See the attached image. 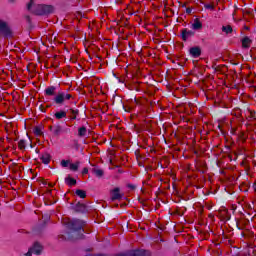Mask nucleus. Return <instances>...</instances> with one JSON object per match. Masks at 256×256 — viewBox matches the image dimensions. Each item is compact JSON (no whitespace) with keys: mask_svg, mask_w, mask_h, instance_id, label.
I'll return each instance as SVG.
<instances>
[{"mask_svg":"<svg viewBox=\"0 0 256 256\" xmlns=\"http://www.w3.org/2000/svg\"><path fill=\"white\" fill-rule=\"evenodd\" d=\"M222 31L226 33V35H229V33H233V27H231V25L223 26Z\"/></svg>","mask_w":256,"mask_h":256,"instance_id":"4be33fe9","label":"nucleus"},{"mask_svg":"<svg viewBox=\"0 0 256 256\" xmlns=\"http://www.w3.org/2000/svg\"><path fill=\"white\" fill-rule=\"evenodd\" d=\"M204 7L209 11H215V4H204Z\"/></svg>","mask_w":256,"mask_h":256,"instance_id":"393cba45","label":"nucleus"},{"mask_svg":"<svg viewBox=\"0 0 256 256\" xmlns=\"http://www.w3.org/2000/svg\"><path fill=\"white\" fill-rule=\"evenodd\" d=\"M69 232H66L64 239L73 241L75 239H83V233H85V221L79 219H73L65 222Z\"/></svg>","mask_w":256,"mask_h":256,"instance_id":"f257e3e1","label":"nucleus"},{"mask_svg":"<svg viewBox=\"0 0 256 256\" xmlns=\"http://www.w3.org/2000/svg\"><path fill=\"white\" fill-rule=\"evenodd\" d=\"M128 187H129L130 189H135V186H133V185H131V184H129Z\"/></svg>","mask_w":256,"mask_h":256,"instance_id":"7c9ffc66","label":"nucleus"},{"mask_svg":"<svg viewBox=\"0 0 256 256\" xmlns=\"http://www.w3.org/2000/svg\"><path fill=\"white\" fill-rule=\"evenodd\" d=\"M69 111H70V116H69L70 121H75V119H77V115H79V110L70 108Z\"/></svg>","mask_w":256,"mask_h":256,"instance_id":"2eb2a0df","label":"nucleus"},{"mask_svg":"<svg viewBox=\"0 0 256 256\" xmlns=\"http://www.w3.org/2000/svg\"><path fill=\"white\" fill-rule=\"evenodd\" d=\"M117 256H151V251L143 249L131 250L124 254H118Z\"/></svg>","mask_w":256,"mask_h":256,"instance_id":"39448f33","label":"nucleus"},{"mask_svg":"<svg viewBox=\"0 0 256 256\" xmlns=\"http://www.w3.org/2000/svg\"><path fill=\"white\" fill-rule=\"evenodd\" d=\"M92 173H94V175L99 179H101V177L105 175V172L103 171V169H100V168H93Z\"/></svg>","mask_w":256,"mask_h":256,"instance_id":"dca6fc26","label":"nucleus"},{"mask_svg":"<svg viewBox=\"0 0 256 256\" xmlns=\"http://www.w3.org/2000/svg\"><path fill=\"white\" fill-rule=\"evenodd\" d=\"M18 147H19V149H21V150L25 149V140H20V141L18 142Z\"/></svg>","mask_w":256,"mask_h":256,"instance_id":"a878e982","label":"nucleus"},{"mask_svg":"<svg viewBox=\"0 0 256 256\" xmlns=\"http://www.w3.org/2000/svg\"><path fill=\"white\" fill-rule=\"evenodd\" d=\"M87 135V127L82 126L78 129V136L85 137Z\"/></svg>","mask_w":256,"mask_h":256,"instance_id":"aec40b11","label":"nucleus"},{"mask_svg":"<svg viewBox=\"0 0 256 256\" xmlns=\"http://www.w3.org/2000/svg\"><path fill=\"white\" fill-rule=\"evenodd\" d=\"M28 11H32L35 15H51L55 11L53 5L47 4H38L35 5L34 0H30V3L27 5Z\"/></svg>","mask_w":256,"mask_h":256,"instance_id":"f03ea898","label":"nucleus"},{"mask_svg":"<svg viewBox=\"0 0 256 256\" xmlns=\"http://www.w3.org/2000/svg\"><path fill=\"white\" fill-rule=\"evenodd\" d=\"M122 195L121 193H119V188H114L112 191V196H111V200L112 201H117L119 199H122Z\"/></svg>","mask_w":256,"mask_h":256,"instance_id":"f8f14e48","label":"nucleus"},{"mask_svg":"<svg viewBox=\"0 0 256 256\" xmlns=\"http://www.w3.org/2000/svg\"><path fill=\"white\" fill-rule=\"evenodd\" d=\"M87 173H89V168L85 167L82 170V175H87Z\"/></svg>","mask_w":256,"mask_h":256,"instance_id":"cd10ccee","label":"nucleus"},{"mask_svg":"<svg viewBox=\"0 0 256 256\" xmlns=\"http://www.w3.org/2000/svg\"><path fill=\"white\" fill-rule=\"evenodd\" d=\"M192 29H194V31H199L200 29H203V24L201 23V21L195 20L192 24Z\"/></svg>","mask_w":256,"mask_h":256,"instance_id":"a211bd4d","label":"nucleus"},{"mask_svg":"<svg viewBox=\"0 0 256 256\" xmlns=\"http://www.w3.org/2000/svg\"><path fill=\"white\" fill-rule=\"evenodd\" d=\"M135 103H136V105H139V102L137 101V99H135Z\"/></svg>","mask_w":256,"mask_h":256,"instance_id":"473e14b6","label":"nucleus"},{"mask_svg":"<svg viewBox=\"0 0 256 256\" xmlns=\"http://www.w3.org/2000/svg\"><path fill=\"white\" fill-rule=\"evenodd\" d=\"M0 36L4 37V39H11L13 37V31L9 26V23L5 22L0 18Z\"/></svg>","mask_w":256,"mask_h":256,"instance_id":"7ed1b4c3","label":"nucleus"},{"mask_svg":"<svg viewBox=\"0 0 256 256\" xmlns=\"http://www.w3.org/2000/svg\"><path fill=\"white\" fill-rule=\"evenodd\" d=\"M191 37H195V32L193 30L184 28L181 32L182 40L187 41L188 39H191Z\"/></svg>","mask_w":256,"mask_h":256,"instance_id":"0eeeda50","label":"nucleus"},{"mask_svg":"<svg viewBox=\"0 0 256 256\" xmlns=\"http://www.w3.org/2000/svg\"><path fill=\"white\" fill-rule=\"evenodd\" d=\"M189 53L191 57L197 59L198 57H201V48L199 46L192 47L190 48Z\"/></svg>","mask_w":256,"mask_h":256,"instance_id":"1a4fd4ad","label":"nucleus"},{"mask_svg":"<svg viewBox=\"0 0 256 256\" xmlns=\"http://www.w3.org/2000/svg\"><path fill=\"white\" fill-rule=\"evenodd\" d=\"M244 29H245L246 31H249V26H245Z\"/></svg>","mask_w":256,"mask_h":256,"instance_id":"2f4dec72","label":"nucleus"},{"mask_svg":"<svg viewBox=\"0 0 256 256\" xmlns=\"http://www.w3.org/2000/svg\"><path fill=\"white\" fill-rule=\"evenodd\" d=\"M54 137H59L63 133V127L59 124L54 125V130L52 131Z\"/></svg>","mask_w":256,"mask_h":256,"instance_id":"ddd939ff","label":"nucleus"},{"mask_svg":"<svg viewBox=\"0 0 256 256\" xmlns=\"http://www.w3.org/2000/svg\"><path fill=\"white\" fill-rule=\"evenodd\" d=\"M45 97H57V87L55 86H48L44 90Z\"/></svg>","mask_w":256,"mask_h":256,"instance_id":"6e6552de","label":"nucleus"},{"mask_svg":"<svg viewBox=\"0 0 256 256\" xmlns=\"http://www.w3.org/2000/svg\"><path fill=\"white\" fill-rule=\"evenodd\" d=\"M16 0H10V3H15Z\"/></svg>","mask_w":256,"mask_h":256,"instance_id":"72a5a7b5","label":"nucleus"},{"mask_svg":"<svg viewBox=\"0 0 256 256\" xmlns=\"http://www.w3.org/2000/svg\"><path fill=\"white\" fill-rule=\"evenodd\" d=\"M65 183L66 185L73 187V185H77V180H75V178H72L71 176H68L65 178Z\"/></svg>","mask_w":256,"mask_h":256,"instance_id":"f3484780","label":"nucleus"},{"mask_svg":"<svg viewBox=\"0 0 256 256\" xmlns=\"http://www.w3.org/2000/svg\"><path fill=\"white\" fill-rule=\"evenodd\" d=\"M61 165L62 167H69V160H62Z\"/></svg>","mask_w":256,"mask_h":256,"instance_id":"bb28decb","label":"nucleus"},{"mask_svg":"<svg viewBox=\"0 0 256 256\" xmlns=\"http://www.w3.org/2000/svg\"><path fill=\"white\" fill-rule=\"evenodd\" d=\"M85 209V204L77 203L75 206V211H77L78 213H85Z\"/></svg>","mask_w":256,"mask_h":256,"instance_id":"6ab92c4d","label":"nucleus"},{"mask_svg":"<svg viewBox=\"0 0 256 256\" xmlns=\"http://www.w3.org/2000/svg\"><path fill=\"white\" fill-rule=\"evenodd\" d=\"M43 253V246L39 242H35L25 256L41 255Z\"/></svg>","mask_w":256,"mask_h":256,"instance_id":"423d86ee","label":"nucleus"},{"mask_svg":"<svg viewBox=\"0 0 256 256\" xmlns=\"http://www.w3.org/2000/svg\"><path fill=\"white\" fill-rule=\"evenodd\" d=\"M49 131H54V126H49Z\"/></svg>","mask_w":256,"mask_h":256,"instance_id":"c756f323","label":"nucleus"},{"mask_svg":"<svg viewBox=\"0 0 256 256\" xmlns=\"http://www.w3.org/2000/svg\"><path fill=\"white\" fill-rule=\"evenodd\" d=\"M40 159L42 163H44V165H49V163L51 162V155L49 153H44L42 154Z\"/></svg>","mask_w":256,"mask_h":256,"instance_id":"4468645a","label":"nucleus"},{"mask_svg":"<svg viewBox=\"0 0 256 256\" xmlns=\"http://www.w3.org/2000/svg\"><path fill=\"white\" fill-rule=\"evenodd\" d=\"M70 99H73V95L65 92H58L53 98V101L56 105H65V101H69Z\"/></svg>","mask_w":256,"mask_h":256,"instance_id":"20e7f679","label":"nucleus"},{"mask_svg":"<svg viewBox=\"0 0 256 256\" xmlns=\"http://www.w3.org/2000/svg\"><path fill=\"white\" fill-rule=\"evenodd\" d=\"M80 164H81V162H76V163L70 164V170L71 171H78Z\"/></svg>","mask_w":256,"mask_h":256,"instance_id":"5701e85b","label":"nucleus"},{"mask_svg":"<svg viewBox=\"0 0 256 256\" xmlns=\"http://www.w3.org/2000/svg\"><path fill=\"white\" fill-rule=\"evenodd\" d=\"M241 43H242L243 49H249V47H251V43H253V40H251L249 36H246L241 40Z\"/></svg>","mask_w":256,"mask_h":256,"instance_id":"9b49d317","label":"nucleus"},{"mask_svg":"<svg viewBox=\"0 0 256 256\" xmlns=\"http://www.w3.org/2000/svg\"><path fill=\"white\" fill-rule=\"evenodd\" d=\"M25 19H26L27 23H31V17L30 16H26Z\"/></svg>","mask_w":256,"mask_h":256,"instance_id":"c85d7f7f","label":"nucleus"},{"mask_svg":"<svg viewBox=\"0 0 256 256\" xmlns=\"http://www.w3.org/2000/svg\"><path fill=\"white\" fill-rule=\"evenodd\" d=\"M76 195L80 197V199H85V197H87V192H85V190L77 189Z\"/></svg>","mask_w":256,"mask_h":256,"instance_id":"412c9836","label":"nucleus"},{"mask_svg":"<svg viewBox=\"0 0 256 256\" xmlns=\"http://www.w3.org/2000/svg\"><path fill=\"white\" fill-rule=\"evenodd\" d=\"M34 134L36 135V137H41V135H43V131H41V128L35 127Z\"/></svg>","mask_w":256,"mask_h":256,"instance_id":"b1692460","label":"nucleus"},{"mask_svg":"<svg viewBox=\"0 0 256 256\" xmlns=\"http://www.w3.org/2000/svg\"><path fill=\"white\" fill-rule=\"evenodd\" d=\"M54 119L56 121H61L63 119H67V111L65 110H59L54 113Z\"/></svg>","mask_w":256,"mask_h":256,"instance_id":"9d476101","label":"nucleus"}]
</instances>
